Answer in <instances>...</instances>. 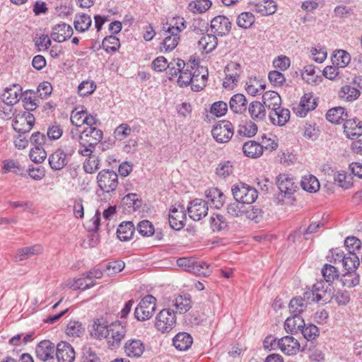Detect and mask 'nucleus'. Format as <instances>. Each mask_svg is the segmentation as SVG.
<instances>
[{
  "mask_svg": "<svg viewBox=\"0 0 362 362\" xmlns=\"http://www.w3.org/2000/svg\"><path fill=\"white\" fill-rule=\"evenodd\" d=\"M103 138V132L97 127H86L81 132L78 136V143L81 148L78 153L83 156H90L97 144Z\"/></svg>",
  "mask_w": 362,
  "mask_h": 362,
  "instance_id": "f257e3e1",
  "label": "nucleus"
},
{
  "mask_svg": "<svg viewBox=\"0 0 362 362\" xmlns=\"http://www.w3.org/2000/svg\"><path fill=\"white\" fill-rule=\"evenodd\" d=\"M231 191L234 199L245 205H250L258 197L257 189L244 182L233 185Z\"/></svg>",
  "mask_w": 362,
  "mask_h": 362,
  "instance_id": "f03ea898",
  "label": "nucleus"
},
{
  "mask_svg": "<svg viewBox=\"0 0 362 362\" xmlns=\"http://www.w3.org/2000/svg\"><path fill=\"white\" fill-rule=\"evenodd\" d=\"M127 324L115 321L109 325L108 335L106 338L107 346L111 349H118L127 334Z\"/></svg>",
  "mask_w": 362,
  "mask_h": 362,
  "instance_id": "7ed1b4c3",
  "label": "nucleus"
},
{
  "mask_svg": "<svg viewBox=\"0 0 362 362\" xmlns=\"http://www.w3.org/2000/svg\"><path fill=\"white\" fill-rule=\"evenodd\" d=\"M176 316L173 310H161L156 317L155 327L161 333H168L175 327Z\"/></svg>",
  "mask_w": 362,
  "mask_h": 362,
  "instance_id": "20e7f679",
  "label": "nucleus"
},
{
  "mask_svg": "<svg viewBox=\"0 0 362 362\" xmlns=\"http://www.w3.org/2000/svg\"><path fill=\"white\" fill-rule=\"evenodd\" d=\"M156 298L151 296H144L134 310V316L139 321H144L150 319L156 310Z\"/></svg>",
  "mask_w": 362,
  "mask_h": 362,
  "instance_id": "39448f33",
  "label": "nucleus"
},
{
  "mask_svg": "<svg viewBox=\"0 0 362 362\" xmlns=\"http://www.w3.org/2000/svg\"><path fill=\"white\" fill-rule=\"evenodd\" d=\"M234 134V127L228 120H223L214 126L211 134L214 139L220 144L228 142Z\"/></svg>",
  "mask_w": 362,
  "mask_h": 362,
  "instance_id": "423d86ee",
  "label": "nucleus"
},
{
  "mask_svg": "<svg viewBox=\"0 0 362 362\" xmlns=\"http://www.w3.org/2000/svg\"><path fill=\"white\" fill-rule=\"evenodd\" d=\"M97 182L99 187L105 192H114L118 185V175L110 170H103L98 173Z\"/></svg>",
  "mask_w": 362,
  "mask_h": 362,
  "instance_id": "0eeeda50",
  "label": "nucleus"
},
{
  "mask_svg": "<svg viewBox=\"0 0 362 362\" xmlns=\"http://www.w3.org/2000/svg\"><path fill=\"white\" fill-rule=\"evenodd\" d=\"M276 185L282 197L294 201L293 195L298 189V183L294 178L287 174H280L276 177Z\"/></svg>",
  "mask_w": 362,
  "mask_h": 362,
  "instance_id": "6e6552de",
  "label": "nucleus"
},
{
  "mask_svg": "<svg viewBox=\"0 0 362 362\" xmlns=\"http://www.w3.org/2000/svg\"><path fill=\"white\" fill-rule=\"evenodd\" d=\"M35 117L29 112L17 115L13 120V129L18 134L28 133L35 124Z\"/></svg>",
  "mask_w": 362,
  "mask_h": 362,
  "instance_id": "1a4fd4ad",
  "label": "nucleus"
},
{
  "mask_svg": "<svg viewBox=\"0 0 362 362\" xmlns=\"http://www.w3.org/2000/svg\"><path fill=\"white\" fill-rule=\"evenodd\" d=\"M186 213L182 205L173 206L169 212V224L175 230H180L185 226Z\"/></svg>",
  "mask_w": 362,
  "mask_h": 362,
  "instance_id": "9d476101",
  "label": "nucleus"
},
{
  "mask_svg": "<svg viewBox=\"0 0 362 362\" xmlns=\"http://www.w3.org/2000/svg\"><path fill=\"white\" fill-rule=\"evenodd\" d=\"M323 281H319L313 286L311 290H308L304 292L303 296L305 299H307L308 302L320 303L322 302L325 303L327 302V288L325 286Z\"/></svg>",
  "mask_w": 362,
  "mask_h": 362,
  "instance_id": "9b49d317",
  "label": "nucleus"
},
{
  "mask_svg": "<svg viewBox=\"0 0 362 362\" xmlns=\"http://www.w3.org/2000/svg\"><path fill=\"white\" fill-rule=\"evenodd\" d=\"M207 202L200 199H195L187 206L189 216L194 221H199L208 214Z\"/></svg>",
  "mask_w": 362,
  "mask_h": 362,
  "instance_id": "f8f14e48",
  "label": "nucleus"
},
{
  "mask_svg": "<svg viewBox=\"0 0 362 362\" xmlns=\"http://www.w3.org/2000/svg\"><path fill=\"white\" fill-rule=\"evenodd\" d=\"M56 348L49 340L41 341L35 348L36 357L42 361L54 359Z\"/></svg>",
  "mask_w": 362,
  "mask_h": 362,
  "instance_id": "ddd939ff",
  "label": "nucleus"
},
{
  "mask_svg": "<svg viewBox=\"0 0 362 362\" xmlns=\"http://www.w3.org/2000/svg\"><path fill=\"white\" fill-rule=\"evenodd\" d=\"M277 346L286 355H295L300 350V343L292 336H286L278 339Z\"/></svg>",
  "mask_w": 362,
  "mask_h": 362,
  "instance_id": "4468645a",
  "label": "nucleus"
},
{
  "mask_svg": "<svg viewBox=\"0 0 362 362\" xmlns=\"http://www.w3.org/2000/svg\"><path fill=\"white\" fill-rule=\"evenodd\" d=\"M231 28V23L229 19L224 16H218L214 18L211 21V31L219 36L227 35Z\"/></svg>",
  "mask_w": 362,
  "mask_h": 362,
  "instance_id": "2eb2a0df",
  "label": "nucleus"
},
{
  "mask_svg": "<svg viewBox=\"0 0 362 362\" xmlns=\"http://www.w3.org/2000/svg\"><path fill=\"white\" fill-rule=\"evenodd\" d=\"M55 354L58 362H74L75 359L74 348L65 341H61L57 344Z\"/></svg>",
  "mask_w": 362,
  "mask_h": 362,
  "instance_id": "dca6fc26",
  "label": "nucleus"
},
{
  "mask_svg": "<svg viewBox=\"0 0 362 362\" xmlns=\"http://www.w3.org/2000/svg\"><path fill=\"white\" fill-rule=\"evenodd\" d=\"M70 156L63 151V149L57 148L49 156V164L54 170L63 169L69 162Z\"/></svg>",
  "mask_w": 362,
  "mask_h": 362,
  "instance_id": "f3484780",
  "label": "nucleus"
},
{
  "mask_svg": "<svg viewBox=\"0 0 362 362\" xmlns=\"http://www.w3.org/2000/svg\"><path fill=\"white\" fill-rule=\"evenodd\" d=\"M126 355L130 358H139L145 351V345L138 339L127 340L124 345Z\"/></svg>",
  "mask_w": 362,
  "mask_h": 362,
  "instance_id": "a211bd4d",
  "label": "nucleus"
},
{
  "mask_svg": "<svg viewBox=\"0 0 362 362\" xmlns=\"http://www.w3.org/2000/svg\"><path fill=\"white\" fill-rule=\"evenodd\" d=\"M22 93V88L18 84H13L11 87L5 88L4 93L1 95V99L8 106H13L18 101Z\"/></svg>",
  "mask_w": 362,
  "mask_h": 362,
  "instance_id": "6ab92c4d",
  "label": "nucleus"
},
{
  "mask_svg": "<svg viewBox=\"0 0 362 362\" xmlns=\"http://www.w3.org/2000/svg\"><path fill=\"white\" fill-rule=\"evenodd\" d=\"M164 39L160 46L161 52H170L178 45L180 40V34L168 28L163 33Z\"/></svg>",
  "mask_w": 362,
  "mask_h": 362,
  "instance_id": "aec40b11",
  "label": "nucleus"
},
{
  "mask_svg": "<svg viewBox=\"0 0 362 362\" xmlns=\"http://www.w3.org/2000/svg\"><path fill=\"white\" fill-rule=\"evenodd\" d=\"M73 33V29L71 25L65 23H62L53 28L51 37L54 41L62 42L70 38Z\"/></svg>",
  "mask_w": 362,
  "mask_h": 362,
  "instance_id": "412c9836",
  "label": "nucleus"
},
{
  "mask_svg": "<svg viewBox=\"0 0 362 362\" xmlns=\"http://www.w3.org/2000/svg\"><path fill=\"white\" fill-rule=\"evenodd\" d=\"M344 132L348 139H356L362 134L361 122L357 119H346L344 124Z\"/></svg>",
  "mask_w": 362,
  "mask_h": 362,
  "instance_id": "4be33fe9",
  "label": "nucleus"
},
{
  "mask_svg": "<svg viewBox=\"0 0 362 362\" xmlns=\"http://www.w3.org/2000/svg\"><path fill=\"white\" fill-rule=\"evenodd\" d=\"M269 117L273 124L284 126L289 120L290 111L288 109L279 106L276 109L272 110Z\"/></svg>",
  "mask_w": 362,
  "mask_h": 362,
  "instance_id": "5701e85b",
  "label": "nucleus"
},
{
  "mask_svg": "<svg viewBox=\"0 0 362 362\" xmlns=\"http://www.w3.org/2000/svg\"><path fill=\"white\" fill-rule=\"evenodd\" d=\"M230 109L236 114H243L247 111V100L242 93L233 95L229 101Z\"/></svg>",
  "mask_w": 362,
  "mask_h": 362,
  "instance_id": "b1692460",
  "label": "nucleus"
},
{
  "mask_svg": "<svg viewBox=\"0 0 362 362\" xmlns=\"http://www.w3.org/2000/svg\"><path fill=\"white\" fill-rule=\"evenodd\" d=\"M205 196L207 199V203L211 204L216 209H220L223 206L226 197L224 194L218 188H209L206 190Z\"/></svg>",
  "mask_w": 362,
  "mask_h": 362,
  "instance_id": "393cba45",
  "label": "nucleus"
},
{
  "mask_svg": "<svg viewBox=\"0 0 362 362\" xmlns=\"http://www.w3.org/2000/svg\"><path fill=\"white\" fill-rule=\"evenodd\" d=\"M317 106L315 100L313 98L310 94H304L301 98L298 107L296 108V115L303 117H305L307 113L314 110Z\"/></svg>",
  "mask_w": 362,
  "mask_h": 362,
  "instance_id": "a878e982",
  "label": "nucleus"
},
{
  "mask_svg": "<svg viewBox=\"0 0 362 362\" xmlns=\"http://www.w3.org/2000/svg\"><path fill=\"white\" fill-rule=\"evenodd\" d=\"M42 251L43 247L39 244H36L30 247H25L18 250L15 259L16 261H23L34 255L41 254Z\"/></svg>",
  "mask_w": 362,
  "mask_h": 362,
  "instance_id": "bb28decb",
  "label": "nucleus"
},
{
  "mask_svg": "<svg viewBox=\"0 0 362 362\" xmlns=\"http://www.w3.org/2000/svg\"><path fill=\"white\" fill-rule=\"evenodd\" d=\"M192 337L187 332H179L173 339V346L180 351H186L192 346Z\"/></svg>",
  "mask_w": 362,
  "mask_h": 362,
  "instance_id": "cd10ccee",
  "label": "nucleus"
},
{
  "mask_svg": "<svg viewBox=\"0 0 362 362\" xmlns=\"http://www.w3.org/2000/svg\"><path fill=\"white\" fill-rule=\"evenodd\" d=\"M248 112L252 119L256 122L262 121L266 117V109L259 101H253L248 106Z\"/></svg>",
  "mask_w": 362,
  "mask_h": 362,
  "instance_id": "c85d7f7f",
  "label": "nucleus"
},
{
  "mask_svg": "<svg viewBox=\"0 0 362 362\" xmlns=\"http://www.w3.org/2000/svg\"><path fill=\"white\" fill-rule=\"evenodd\" d=\"M134 230L135 227L132 221H123L117 229V238L121 241H127L132 238Z\"/></svg>",
  "mask_w": 362,
  "mask_h": 362,
  "instance_id": "c756f323",
  "label": "nucleus"
},
{
  "mask_svg": "<svg viewBox=\"0 0 362 362\" xmlns=\"http://www.w3.org/2000/svg\"><path fill=\"white\" fill-rule=\"evenodd\" d=\"M243 151L247 157L258 158L263 153V147L261 144L255 141H248L243 146Z\"/></svg>",
  "mask_w": 362,
  "mask_h": 362,
  "instance_id": "7c9ffc66",
  "label": "nucleus"
},
{
  "mask_svg": "<svg viewBox=\"0 0 362 362\" xmlns=\"http://www.w3.org/2000/svg\"><path fill=\"white\" fill-rule=\"evenodd\" d=\"M218 45L217 37L214 35L207 34L202 36L198 41V47L203 52L210 53Z\"/></svg>",
  "mask_w": 362,
  "mask_h": 362,
  "instance_id": "2f4dec72",
  "label": "nucleus"
},
{
  "mask_svg": "<svg viewBox=\"0 0 362 362\" xmlns=\"http://www.w3.org/2000/svg\"><path fill=\"white\" fill-rule=\"evenodd\" d=\"M207 79V70H205V73H202L199 70H195L193 72V78L189 83L191 85L192 90L197 92L202 90L206 85Z\"/></svg>",
  "mask_w": 362,
  "mask_h": 362,
  "instance_id": "473e14b6",
  "label": "nucleus"
},
{
  "mask_svg": "<svg viewBox=\"0 0 362 362\" xmlns=\"http://www.w3.org/2000/svg\"><path fill=\"white\" fill-rule=\"evenodd\" d=\"M348 115L342 107H336L329 110L326 114L327 119L333 124H339L347 119Z\"/></svg>",
  "mask_w": 362,
  "mask_h": 362,
  "instance_id": "72a5a7b5",
  "label": "nucleus"
},
{
  "mask_svg": "<svg viewBox=\"0 0 362 362\" xmlns=\"http://www.w3.org/2000/svg\"><path fill=\"white\" fill-rule=\"evenodd\" d=\"M305 325L304 320L300 316L288 317L284 323L285 330L288 333L295 334L301 329Z\"/></svg>",
  "mask_w": 362,
  "mask_h": 362,
  "instance_id": "f704fd0d",
  "label": "nucleus"
},
{
  "mask_svg": "<svg viewBox=\"0 0 362 362\" xmlns=\"http://www.w3.org/2000/svg\"><path fill=\"white\" fill-rule=\"evenodd\" d=\"M253 11L262 16H269L276 11V4L273 0H264L254 6Z\"/></svg>",
  "mask_w": 362,
  "mask_h": 362,
  "instance_id": "c9c22d12",
  "label": "nucleus"
},
{
  "mask_svg": "<svg viewBox=\"0 0 362 362\" xmlns=\"http://www.w3.org/2000/svg\"><path fill=\"white\" fill-rule=\"evenodd\" d=\"M92 24L90 16L86 13H78L75 16L74 25L78 33H84L88 30Z\"/></svg>",
  "mask_w": 362,
  "mask_h": 362,
  "instance_id": "e433bc0d",
  "label": "nucleus"
},
{
  "mask_svg": "<svg viewBox=\"0 0 362 362\" xmlns=\"http://www.w3.org/2000/svg\"><path fill=\"white\" fill-rule=\"evenodd\" d=\"M173 306L175 307L179 313H185L192 308L190 296L186 293L177 296L173 300Z\"/></svg>",
  "mask_w": 362,
  "mask_h": 362,
  "instance_id": "4c0bfd02",
  "label": "nucleus"
},
{
  "mask_svg": "<svg viewBox=\"0 0 362 362\" xmlns=\"http://www.w3.org/2000/svg\"><path fill=\"white\" fill-rule=\"evenodd\" d=\"M263 104L269 109L274 110L281 106V99L278 93L267 91L262 95Z\"/></svg>",
  "mask_w": 362,
  "mask_h": 362,
  "instance_id": "58836bf2",
  "label": "nucleus"
},
{
  "mask_svg": "<svg viewBox=\"0 0 362 362\" xmlns=\"http://www.w3.org/2000/svg\"><path fill=\"white\" fill-rule=\"evenodd\" d=\"M305 298H293L289 303V311L294 316H300V314L305 310L308 303Z\"/></svg>",
  "mask_w": 362,
  "mask_h": 362,
  "instance_id": "ea45409f",
  "label": "nucleus"
},
{
  "mask_svg": "<svg viewBox=\"0 0 362 362\" xmlns=\"http://www.w3.org/2000/svg\"><path fill=\"white\" fill-rule=\"evenodd\" d=\"M302 188L309 192H315L320 189L318 180L312 175H305L300 182Z\"/></svg>",
  "mask_w": 362,
  "mask_h": 362,
  "instance_id": "a19ab883",
  "label": "nucleus"
},
{
  "mask_svg": "<svg viewBox=\"0 0 362 362\" xmlns=\"http://www.w3.org/2000/svg\"><path fill=\"white\" fill-rule=\"evenodd\" d=\"M341 281L344 286L353 288L359 284L360 275L356 271H346V272L342 275Z\"/></svg>",
  "mask_w": 362,
  "mask_h": 362,
  "instance_id": "79ce46f5",
  "label": "nucleus"
},
{
  "mask_svg": "<svg viewBox=\"0 0 362 362\" xmlns=\"http://www.w3.org/2000/svg\"><path fill=\"white\" fill-rule=\"evenodd\" d=\"M245 204L235 200L226 206V212L232 218H240L244 216Z\"/></svg>",
  "mask_w": 362,
  "mask_h": 362,
  "instance_id": "37998d69",
  "label": "nucleus"
},
{
  "mask_svg": "<svg viewBox=\"0 0 362 362\" xmlns=\"http://www.w3.org/2000/svg\"><path fill=\"white\" fill-rule=\"evenodd\" d=\"M210 225L213 231H221L228 228L226 218L221 214H213L210 217Z\"/></svg>",
  "mask_w": 362,
  "mask_h": 362,
  "instance_id": "c03bdc74",
  "label": "nucleus"
},
{
  "mask_svg": "<svg viewBox=\"0 0 362 362\" xmlns=\"http://www.w3.org/2000/svg\"><path fill=\"white\" fill-rule=\"evenodd\" d=\"M339 95L346 101L351 102L356 100L359 97L360 91L356 88L351 86H344L341 88Z\"/></svg>",
  "mask_w": 362,
  "mask_h": 362,
  "instance_id": "a18cd8bd",
  "label": "nucleus"
},
{
  "mask_svg": "<svg viewBox=\"0 0 362 362\" xmlns=\"http://www.w3.org/2000/svg\"><path fill=\"white\" fill-rule=\"evenodd\" d=\"M210 0H194L189 4L188 9L194 13H202L211 6Z\"/></svg>",
  "mask_w": 362,
  "mask_h": 362,
  "instance_id": "49530a36",
  "label": "nucleus"
},
{
  "mask_svg": "<svg viewBox=\"0 0 362 362\" xmlns=\"http://www.w3.org/2000/svg\"><path fill=\"white\" fill-rule=\"evenodd\" d=\"M192 273L197 276H209L212 273V267L206 262L200 261L197 259Z\"/></svg>",
  "mask_w": 362,
  "mask_h": 362,
  "instance_id": "de8ad7c7",
  "label": "nucleus"
},
{
  "mask_svg": "<svg viewBox=\"0 0 362 362\" xmlns=\"http://www.w3.org/2000/svg\"><path fill=\"white\" fill-rule=\"evenodd\" d=\"M360 264L358 257L353 252L346 255L342 265L346 271H356Z\"/></svg>",
  "mask_w": 362,
  "mask_h": 362,
  "instance_id": "09e8293b",
  "label": "nucleus"
},
{
  "mask_svg": "<svg viewBox=\"0 0 362 362\" xmlns=\"http://www.w3.org/2000/svg\"><path fill=\"white\" fill-rule=\"evenodd\" d=\"M257 126L252 121L246 122L245 124H240L238 129V134L240 136L245 137H252L256 134Z\"/></svg>",
  "mask_w": 362,
  "mask_h": 362,
  "instance_id": "8fccbe9b",
  "label": "nucleus"
},
{
  "mask_svg": "<svg viewBox=\"0 0 362 362\" xmlns=\"http://www.w3.org/2000/svg\"><path fill=\"white\" fill-rule=\"evenodd\" d=\"M103 48L107 52H115L120 47L118 37L115 35L105 37L102 42Z\"/></svg>",
  "mask_w": 362,
  "mask_h": 362,
  "instance_id": "3c124183",
  "label": "nucleus"
},
{
  "mask_svg": "<svg viewBox=\"0 0 362 362\" xmlns=\"http://www.w3.org/2000/svg\"><path fill=\"white\" fill-rule=\"evenodd\" d=\"M255 21V16L250 12H243L237 17V25L243 29L250 28Z\"/></svg>",
  "mask_w": 362,
  "mask_h": 362,
  "instance_id": "603ef678",
  "label": "nucleus"
},
{
  "mask_svg": "<svg viewBox=\"0 0 362 362\" xmlns=\"http://www.w3.org/2000/svg\"><path fill=\"white\" fill-rule=\"evenodd\" d=\"M332 61L333 64H336L337 66L344 68L349 64L351 57L348 52L344 50H339L333 55Z\"/></svg>",
  "mask_w": 362,
  "mask_h": 362,
  "instance_id": "864d4df0",
  "label": "nucleus"
},
{
  "mask_svg": "<svg viewBox=\"0 0 362 362\" xmlns=\"http://www.w3.org/2000/svg\"><path fill=\"white\" fill-rule=\"evenodd\" d=\"M84 332L82 324L76 320H70L66 325V333L73 337H80Z\"/></svg>",
  "mask_w": 362,
  "mask_h": 362,
  "instance_id": "5fc2aeb1",
  "label": "nucleus"
},
{
  "mask_svg": "<svg viewBox=\"0 0 362 362\" xmlns=\"http://www.w3.org/2000/svg\"><path fill=\"white\" fill-rule=\"evenodd\" d=\"M322 275L328 283H332L339 277V272L337 268L331 264H325L321 269Z\"/></svg>",
  "mask_w": 362,
  "mask_h": 362,
  "instance_id": "6e6d98bb",
  "label": "nucleus"
},
{
  "mask_svg": "<svg viewBox=\"0 0 362 362\" xmlns=\"http://www.w3.org/2000/svg\"><path fill=\"white\" fill-rule=\"evenodd\" d=\"M93 335L98 339H106L108 335L109 325L107 322L101 323L99 320L93 325Z\"/></svg>",
  "mask_w": 362,
  "mask_h": 362,
  "instance_id": "4d7b16f0",
  "label": "nucleus"
},
{
  "mask_svg": "<svg viewBox=\"0 0 362 362\" xmlns=\"http://www.w3.org/2000/svg\"><path fill=\"white\" fill-rule=\"evenodd\" d=\"M351 178L345 171H338L334 174V181L339 187L349 189L352 186Z\"/></svg>",
  "mask_w": 362,
  "mask_h": 362,
  "instance_id": "13d9d810",
  "label": "nucleus"
},
{
  "mask_svg": "<svg viewBox=\"0 0 362 362\" xmlns=\"http://www.w3.org/2000/svg\"><path fill=\"white\" fill-rule=\"evenodd\" d=\"M193 78V73L189 69V64H185V67L182 69L180 73L177 83L180 86H187Z\"/></svg>",
  "mask_w": 362,
  "mask_h": 362,
  "instance_id": "bf43d9fd",
  "label": "nucleus"
},
{
  "mask_svg": "<svg viewBox=\"0 0 362 362\" xmlns=\"http://www.w3.org/2000/svg\"><path fill=\"white\" fill-rule=\"evenodd\" d=\"M185 67V63L180 59H177L176 60L174 59L173 61L170 62L168 68L169 78L171 80L173 77L177 76V75L180 73L182 69H184Z\"/></svg>",
  "mask_w": 362,
  "mask_h": 362,
  "instance_id": "052dcab7",
  "label": "nucleus"
},
{
  "mask_svg": "<svg viewBox=\"0 0 362 362\" xmlns=\"http://www.w3.org/2000/svg\"><path fill=\"white\" fill-rule=\"evenodd\" d=\"M96 88V84L92 81H83L78 87V93L82 97L92 94Z\"/></svg>",
  "mask_w": 362,
  "mask_h": 362,
  "instance_id": "680f3d73",
  "label": "nucleus"
},
{
  "mask_svg": "<svg viewBox=\"0 0 362 362\" xmlns=\"http://www.w3.org/2000/svg\"><path fill=\"white\" fill-rule=\"evenodd\" d=\"M138 232L144 237H149L155 233L153 225L148 220H143L137 224Z\"/></svg>",
  "mask_w": 362,
  "mask_h": 362,
  "instance_id": "e2e57ef3",
  "label": "nucleus"
},
{
  "mask_svg": "<svg viewBox=\"0 0 362 362\" xmlns=\"http://www.w3.org/2000/svg\"><path fill=\"white\" fill-rule=\"evenodd\" d=\"M300 331L304 338L308 341L315 339L320 334L318 327L313 324H309L307 326L305 325Z\"/></svg>",
  "mask_w": 362,
  "mask_h": 362,
  "instance_id": "0e129e2a",
  "label": "nucleus"
},
{
  "mask_svg": "<svg viewBox=\"0 0 362 362\" xmlns=\"http://www.w3.org/2000/svg\"><path fill=\"white\" fill-rule=\"evenodd\" d=\"M81 362H100V358L91 347L84 346L82 349Z\"/></svg>",
  "mask_w": 362,
  "mask_h": 362,
  "instance_id": "69168bd1",
  "label": "nucleus"
},
{
  "mask_svg": "<svg viewBox=\"0 0 362 362\" xmlns=\"http://www.w3.org/2000/svg\"><path fill=\"white\" fill-rule=\"evenodd\" d=\"M122 202L129 208H133L134 210L139 209L141 205V200L139 199V196L133 193L124 196L122 199Z\"/></svg>",
  "mask_w": 362,
  "mask_h": 362,
  "instance_id": "338daca9",
  "label": "nucleus"
},
{
  "mask_svg": "<svg viewBox=\"0 0 362 362\" xmlns=\"http://www.w3.org/2000/svg\"><path fill=\"white\" fill-rule=\"evenodd\" d=\"M30 160L35 163H42L47 157V153L43 148H33L29 153Z\"/></svg>",
  "mask_w": 362,
  "mask_h": 362,
  "instance_id": "774afa93",
  "label": "nucleus"
}]
</instances>
